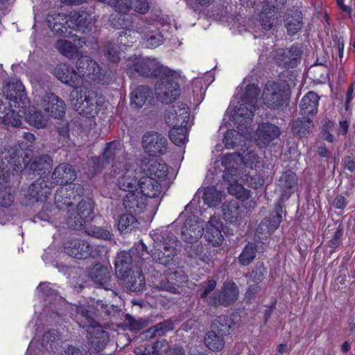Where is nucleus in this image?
Instances as JSON below:
<instances>
[{
	"label": "nucleus",
	"instance_id": "dca6fc26",
	"mask_svg": "<svg viewBox=\"0 0 355 355\" xmlns=\"http://www.w3.org/2000/svg\"><path fill=\"white\" fill-rule=\"evenodd\" d=\"M319 97L313 92H309L304 95L300 103V112L303 115V121L297 120L293 124V130L295 133L302 137L309 131L312 127V121L309 116L315 114L318 112Z\"/></svg>",
	"mask_w": 355,
	"mask_h": 355
},
{
	"label": "nucleus",
	"instance_id": "412c9836",
	"mask_svg": "<svg viewBox=\"0 0 355 355\" xmlns=\"http://www.w3.org/2000/svg\"><path fill=\"white\" fill-rule=\"evenodd\" d=\"M168 187V184H164L163 182L153 179L151 177L142 175V177L140 178L139 190L141 193L146 199H152L154 202L151 211L159 206L164 193Z\"/></svg>",
	"mask_w": 355,
	"mask_h": 355
},
{
	"label": "nucleus",
	"instance_id": "13d9d810",
	"mask_svg": "<svg viewBox=\"0 0 355 355\" xmlns=\"http://www.w3.org/2000/svg\"><path fill=\"white\" fill-rule=\"evenodd\" d=\"M349 128V123L347 121H341L339 123L338 127L337 128V135H345Z\"/></svg>",
	"mask_w": 355,
	"mask_h": 355
},
{
	"label": "nucleus",
	"instance_id": "4be33fe9",
	"mask_svg": "<svg viewBox=\"0 0 355 355\" xmlns=\"http://www.w3.org/2000/svg\"><path fill=\"white\" fill-rule=\"evenodd\" d=\"M64 250L71 257L76 259L96 257L100 254L98 246L92 245L87 241L74 240L65 243Z\"/></svg>",
	"mask_w": 355,
	"mask_h": 355
},
{
	"label": "nucleus",
	"instance_id": "bb28decb",
	"mask_svg": "<svg viewBox=\"0 0 355 355\" xmlns=\"http://www.w3.org/2000/svg\"><path fill=\"white\" fill-rule=\"evenodd\" d=\"M223 224L219 217L211 216L207 222L205 229V238L212 246L222 245L224 241V236L222 234Z\"/></svg>",
	"mask_w": 355,
	"mask_h": 355
},
{
	"label": "nucleus",
	"instance_id": "de8ad7c7",
	"mask_svg": "<svg viewBox=\"0 0 355 355\" xmlns=\"http://www.w3.org/2000/svg\"><path fill=\"white\" fill-rule=\"evenodd\" d=\"M256 247L253 243H248L243 250L239 257V261L241 265L247 266L250 264L255 258Z\"/></svg>",
	"mask_w": 355,
	"mask_h": 355
},
{
	"label": "nucleus",
	"instance_id": "f3484780",
	"mask_svg": "<svg viewBox=\"0 0 355 355\" xmlns=\"http://www.w3.org/2000/svg\"><path fill=\"white\" fill-rule=\"evenodd\" d=\"M233 325L230 318L226 315L219 316L211 325V331L205 336L206 346L212 351H220L225 345L224 336L229 334Z\"/></svg>",
	"mask_w": 355,
	"mask_h": 355
},
{
	"label": "nucleus",
	"instance_id": "a211bd4d",
	"mask_svg": "<svg viewBox=\"0 0 355 355\" xmlns=\"http://www.w3.org/2000/svg\"><path fill=\"white\" fill-rule=\"evenodd\" d=\"M180 74L176 71V76L166 75L164 78L157 80L155 85V94L162 103H173L180 94L179 85Z\"/></svg>",
	"mask_w": 355,
	"mask_h": 355
},
{
	"label": "nucleus",
	"instance_id": "2f4dec72",
	"mask_svg": "<svg viewBox=\"0 0 355 355\" xmlns=\"http://www.w3.org/2000/svg\"><path fill=\"white\" fill-rule=\"evenodd\" d=\"M53 187L55 184H68L76 178L74 169L68 164L63 163L55 168L52 174Z\"/></svg>",
	"mask_w": 355,
	"mask_h": 355
},
{
	"label": "nucleus",
	"instance_id": "a18cd8bd",
	"mask_svg": "<svg viewBox=\"0 0 355 355\" xmlns=\"http://www.w3.org/2000/svg\"><path fill=\"white\" fill-rule=\"evenodd\" d=\"M132 214L130 213L120 216L118 228L121 232H129L137 227L138 221Z\"/></svg>",
	"mask_w": 355,
	"mask_h": 355
},
{
	"label": "nucleus",
	"instance_id": "1a4fd4ad",
	"mask_svg": "<svg viewBox=\"0 0 355 355\" xmlns=\"http://www.w3.org/2000/svg\"><path fill=\"white\" fill-rule=\"evenodd\" d=\"M231 171L227 169L225 173L223 175V178L228 184V192L230 195L234 196L238 200L241 202V205L236 201H230L227 204L223 205V214L225 220L230 224L239 227L243 223H245V219L247 216V209H253L256 207L257 204L254 199L250 196V191L245 189L241 184L234 185L232 182L234 181L233 177L230 176L232 175L230 173ZM235 180L237 181L236 179Z\"/></svg>",
	"mask_w": 355,
	"mask_h": 355
},
{
	"label": "nucleus",
	"instance_id": "6e6d98bb",
	"mask_svg": "<svg viewBox=\"0 0 355 355\" xmlns=\"http://www.w3.org/2000/svg\"><path fill=\"white\" fill-rule=\"evenodd\" d=\"M347 204L345 198L341 195H338L333 200V206L338 209H344Z\"/></svg>",
	"mask_w": 355,
	"mask_h": 355
},
{
	"label": "nucleus",
	"instance_id": "a878e982",
	"mask_svg": "<svg viewBox=\"0 0 355 355\" xmlns=\"http://www.w3.org/2000/svg\"><path fill=\"white\" fill-rule=\"evenodd\" d=\"M83 189L80 185H68L60 188L55 196V203L56 207L60 210L72 205L73 200L76 196H80Z\"/></svg>",
	"mask_w": 355,
	"mask_h": 355
},
{
	"label": "nucleus",
	"instance_id": "423d86ee",
	"mask_svg": "<svg viewBox=\"0 0 355 355\" xmlns=\"http://www.w3.org/2000/svg\"><path fill=\"white\" fill-rule=\"evenodd\" d=\"M123 145L119 141H112L107 145L103 153V159L100 157H92L89 163L96 172L104 166V162L109 163L113 161L111 174L116 180L118 188L125 193L137 191L140 187V178L142 171L139 170L132 162L123 156Z\"/></svg>",
	"mask_w": 355,
	"mask_h": 355
},
{
	"label": "nucleus",
	"instance_id": "6e6552de",
	"mask_svg": "<svg viewBox=\"0 0 355 355\" xmlns=\"http://www.w3.org/2000/svg\"><path fill=\"white\" fill-rule=\"evenodd\" d=\"M24 141L19 144L20 149L13 148L5 150L0 153V161L2 164H6V167L10 166L13 171H18L24 168L29 166L39 174L44 171L49 170L52 164V159L49 155H43L35 159L33 162L28 159L27 150L24 148L31 147L35 141V135L30 132L24 133Z\"/></svg>",
	"mask_w": 355,
	"mask_h": 355
},
{
	"label": "nucleus",
	"instance_id": "79ce46f5",
	"mask_svg": "<svg viewBox=\"0 0 355 355\" xmlns=\"http://www.w3.org/2000/svg\"><path fill=\"white\" fill-rule=\"evenodd\" d=\"M223 193L214 187H207L203 189L202 199L205 204L209 207H216L222 200Z\"/></svg>",
	"mask_w": 355,
	"mask_h": 355
},
{
	"label": "nucleus",
	"instance_id": "7ed1b4c3",
	"mask_svg": "<svg viewBox=\"0 0 355 355\" xmlns=\"http://www.w3.org/2000/svg\"><path fill=\"white\" fill-rule=\"evenodd\" d=\"M77 71L67 64H58L54 69L56 78L74 89L70 95L71 103L79 113L86 117H94L99 112V105L94 92L85 87H79L83 80L96 81L103 85L112 81V71L103 69L87 56L80 58L76 62Z\"/></svg>",
	"mask_w": 355,
	"mask_h": 355
},
{
	"label": "nucleus",
	"instance_id": "603ef678",
	"mask_svg": "<svg viewBox=\"0 0 355 355\" xmlns=\"http://www.w3.org/2000/svg\"><path fill=\"white\" fill-rule=\"evenodd\" d=\"M119 47L116 44L109 42L106 46L105 55L111 62H116L120 58L121 52L119 51Z\"/></svg>",
	"mask_w": 355,
	"mask_h": 355
},
{
	"label": "nucleus",
	"instance_id": "052dcab7",
	"mask_svg": "<svg viewBox=\"0 0 355 355\" xmlns=\"http://www.w3.org/2000/svg\"><path fill=\"white\" fill-rule=\"evenodd\" d=\"M345 168L352 172L355 170V162L350 157H347L344 159Z\"/></svg>",
	"mask_w": 355,
	"mask_h": 355
},
{
	"label": "nucleus",
	"instance_id": "f704fd0d",
	"mask_svg": "<svg viewBox=\"0 0 355 355\" xmlns=\"http://www.w3.org/2000/svg\"><path fill=\"white\" fill-rule=\"evenodd\" d=\"M282 221V216L277 214L266 218L259 224L257 233L259 239L267 238L275 232Z\"/></svg>",
	"mask_w": 355,
	"mask_h": 355
},
{
	"label": "nucleus",
	"instance_id": "9d476101",
	"mask_svg": "<svg viewBox=\"0 0 355 355\" xmlns=\"http://www.w3.org/2000/svg\"><path fill=\"white\" fill-rule=\"evenodd\" d=\"M125 70L130 76L137 75L145 77H154L157 80L166 75L176 76V71L162 64L154 58L130 57L126 61Z\"/></svg>",
	"mask_w": 355,
	"mask_h": 355
},
{
	"label": "nucleus",
	"instance_id": "c9c22d12",
	"mask_svg": "<svg viewBox=\"0 0 355 355\" xmlns=\"http://www.w3.org/2000/svg\"><path fill=\"white\" fill-rule=\"evenodd\" d=\"M239 290L236 285L232 282H225L217 299V304L229 305L238 298Z\"/></svg>",
	"mask_w": 355,
	"mask_h": 355
},
{
	"label": "nucleus",
	"instance_id": "cd10ccee",
	"mask_svg": "<svg viewBox=\"0 0 355 355\" xmlns=\"http://www.w3.org/2000/svg\"><path fill=\"white\" fill-rule=\"evenodd\" d=\"M123 203L125 209L131 214L143 213L147 207L150 209V205L139 189L126 193L123 198Z\"/></svg>",
	"mask_w": 355,
	"mask_h": 355
},
{
	"label": "nucleus",
	"instance_id": "f03ea898",
	"mask_svg": "<svg viewBox=\"0 0 355 355\" xmlns=\"http://www.w3.org/2000/svg\"><path fill=\"white\" fill-rule=\"evenodd\" d=\"M35 295L40 300H42L44 308L42 312L36 307L35 313H39L37 320H32L28 324V328L37 327L35 329L36 334L39 333V327L44 322L53 323L58 322L62 313H60L63 308L70 311L73 315V311H76L74 320L80 327L87 328L88 342L90 348L93 351L100 352L103 350L109 341L108 333L96 324L93 313L95 310L101 311L104 309L103 301L91 300L87 304H80V306L67 304L66 301L61 297L55 289L50 287L47 282L41 283L36 288Z\"/></svg>",
	"mask_w": 355,
	"mask_h": 355
},
{
	"label": "nucleus",
	"instance_id": "7c9ffc66",
	"mask_svg": "<svg viewBox=\"0 0 355 355\" xmlns=\"http://www.w3.org/2000/svg\"><path fill=\"white\" fill-rule=\"evenodd\" d=\"M301 55L300 49L293 46L289 49H279L275 51V60L279 65L293 67Z\"/></svg>",
	"mask_w": 355,
	"mask_h": 355
},
{
	"label": "nucleus",
	"instance_id": "4d7b16f0",
	"mask_svg": "<svg viewBox=\"0 0 355 355\" xmlns=\"http://www.w3.org/2000/svg\"><path fill=\"white\" fill-rule=\"evenodd\" d=\"M62 355H87V354L86 352L83 353L76 347L69 346Z\"/></svg>",
	"mask_w": 355,
	"mask_h": 355
},
{
	"label": "nucleus",
	"instance_id": "393cba45",
	"mask_svg": "<svg viewBox=\"0 0 355 355\" xmlns=\"http://www.w3.org/2000/svg\"><path fill=\"white\" fill-rule=\"evenodd\" d=\"M286 0H263V6L259 15V21L262 28L270 30L276 19L275 17L284 6Z\"/></svg>",
	"mask_w": 355,
	"mask_h": 355
},
{
	"label": "nucleus",
	"instance_id": "a19ab883",
	"mask_svg": "<svg viewBox=\"0 0 355 355\" xmlns=\"http://www.w3.org/2000/svg\"><path fill=\"white\" fill-rule=\"evenodd\" d=\"M296 184V175L291 171L284 172L280 177L278 183L284 192V195H289Z\"/></svg>",
	"mask_w": 355,
	"mask_h": 355
},
{
	"label": "nucleus",
	"instance_id": "ea45409f",
	"mask_svg": "<svg viewBox=\"0 0 355 355\" xmlns=\"http://www.w3.org/2000/svg\"><path fill=\"white\" fill-rule=\"evenodd\" d=\"M171 130L169 137L171 141L176 146H182L188 141V125H180L178 126H171Z\"/></svg>",
	"mask_w": 355,
	"mask_h": 355
},
{
	"label": "nucleus",
	"instance_id": "f8f14e48",
	"mask_svg": "<svg viewBox=\"0 0 355 355\" xmlns=\"http://www.w3.org/2000/svg\"><path fill=\"white\" fill-rule=\"evenodd\" d=\"M93 218V202L92 201H83L78 207L77 215L74 218L71 217L69 218V224L75 230H83L88 235L93 237L103 240L111 239L112 233L110 230L89 225Z\"/></svg>",
	"mask_w": 355,
	"mask_h": 355
},
{
	"label": "nucleus",
	"instance_id": "9b49d317",
	"mask_svg": "<svg viewBox=\"0 0 355 355\" xmlns=\"http://www.w3.org/2000/svg\"><path fill=\"white\" fill-rule=\"evenodd\" d=\"M236 158L239 160H242L244 163V165L250 167L251 169L253 168H256L259 162L257 155L252 151H249L245 155L241 154L239 153L225 155L222 159V165L225 168L224 174L225 173L227 169L230 168L231 171L230 173L232 174L230 175V176H232L233 178L237 180V181L234 180V182H232V184L234 185L241 184L243 187L242 183L245 182L249 187L254 189H257L263 187L264 184V179L259 175L245 174L243 176H241L240 179H238V175L236 174L237 169H234V166L232 168L227 167V160L229 159L234 160V163L236 165L238 164L237 162L236 161Z\"/></svg>",
	"mask_w": 355,
	"mask_h": 355
},
{
	"label": "nucleus",
	"instance_id": "49530a36",
	"mask_svg": "<svg viewBox=\"0 0 355 355\" xmlns=\"http://www.w3.org/2000/svg\"><path fill=\"white\" fill-rule=\"evenodd\" d=\"M59 336L56 331L45 333L42 338L41 345L46 350L54 349L59 343Z\"/></svg>",
	"mask_w": 355,
	"mask_h": 355
},
{
	"label": "nucleus",
	"instance_id": "69168bd1",
	"mask_svg": "<svg viewBox=\"0 0 355 355\" xmlns=\"http://www.w3.org/2000/svg\"><path fill=\"white\" fill-rule=\"evenodd\" d=\"M184 351L180 347L174 348L171 349L167 355H183Z\"/></svg>",
	"mask_w": 355,
	"mask_h": 355
},
{
	"label": "nucleus",
	"instance_id": "ddd939ff",
	"mask_svg": "<svg viewBox=\"0 0 355 355\" xmlns=\"http://www.w3.org/2000/svg\"><path fill=\"white\" fill-rule=\"evenodd\" d=\"M115 8L116 15L111 16L110 24L116 28L127 26L130 20L132 10L141 14L146 13L149 8L147 0H98Z\"/></svg>",
	"mask_w": 355,
	"mask_h": 355
},
{
	"label": "nucleus",
	"instance_id": "473e14b6",
	"mask_svg": "<svg viewBox=\"0 0 355 355\" xmlns=\"http://www.w3.org/2000/svg\"><path fill=\"white\" fill-rule=\"evenodd\" d=\"M144 176L151 177L159 182L164 184H168L166 177L168 175L167 165L158 160H151L144 168Z\"/></svg>",
	"mask_w": 355,
	"mask_h": 355
},
{
	"label": "nucleus",
	"instance_id": "bf43d9fd",
	"mask_svg": "<svg viewBox=\"0 0 355 355\" xmlns=\"http://www.w3.org/2000/svg\"><path fill=\"white\" fill-rule=\"evenodd\" d=\"M259 291V286L257 284L251 286L246 291L245 298L251 300L254 297V295Z\"/></svg>",
	"mask_w": 355,
	"mask_h": 355
},
{
	"label": "nucleus",
	"instance_id": "6ab92c4d",
	"mask_svg": "<svg viewBox=\"0 0 355 355\" xmlns=\"http://www.w3.org/2000/svg\"><path fill=\"white\" fill-rule=\"evenodd\" d=\"M186 214L185 212H182L178 219L179 223L183 222L181 227V238L187 243H193L202 237L204 223L195 215L187 217Z\"/></svg>",
	"mask_w": 355,
	"mask_h": 355
},
{
	"label": "nucleus",
	"instance_id": "0eeeda50",
	"mask_svg": "<svg viewBox=\"0 0 355 355\" xmlns=\"http://www.w3.org/2000/svg\"><path fill=\"white\" fill-rule=\"evenodd\" d=\"M148 254L147 247L142 241L136 243L130 252L121 251L117 254L116 275L120 279H128L127 288L131 291H139L145 286V278L139 264H141Z\"/></svg>",
	"mask_w": 355,
	"mask_h": 355
},
{
	"label": "nucleus",
	"instance_id": "c756f323",
	"mask_svg": "<svg viewBox=\"0 0 355 355\" xmlns=\"http://www.w3.org/2000/svg\"><path fill=\"white\" fill-rule=\"evenodd\" d=\"M14 171L10 167H6V164L0 163V206L3 207H10L13 202V196L8 187V178L10 173Z\"/></svg>",
	"mask_w": 355,
	"mask_h": 355
},
{
	"label": "nucleus",
	"instance_id": "4468645a",
	"mask_svg": "<svg viewBox=\"0 0 355 355\" xmlns=\"http://www.w3.org/2000/svg\"><path fill=\"white\" fill-rule=\"evenodd\" d=\"M289 98L290 86L282 80L268 82L262 94L264 104L272 109H279L288 105Z\"/></svg>",
	"mask_w": 355,
	"mask_h": 355
},
{
	"label": "nucleus",
	"instance_id": "2eb2a0df",
	"mask_svg": "<svg viewBox=\"0 0 355 355\" xmlns=\"http://www.w3.org/2000/svg\"><path fill=\"white\" fill-rule=\"evenodd\" d=\"M125 29V31L119 36V42L123 46H129L130 44L134 43L136 39L139 37L142 33L144 35V40H146V46L148 48H156L159 46L164 40V37L161 33L154 29L153 28L149 27L147 28L135 29L134 26L132 24V16L130 15V22L127 26L122 28Z\"/></svg>",
	"mask_w": 355,
	"mask_h": 355
},
{
	"label": "nucleus",
	"instance_id": "09e8293b",
	"mask_svg": "<svg viewBox=\"0 0 355 355\" xmlns=\"http://www.w3.org/2000/svg\"><path fill=\"white\" fill-rule=\"evenodd\" d=\"M214 80L211 73L207 72L202 74L200 76L193 78V85L200 91V96L199 98V102L202 100V91L203 90L204 86L208 87Z\"/></svg>",
	"mask_w": 355,
	"mask_h": 355
},
{
	"label": "nucleus",
	"instance_id": "0e129e2a",
	"mask_svg": "<svg viewBox=\"0 0 355 355\" xmlns=\"http://www.w3.org/2000/svg\"><path fill=\"white\" fill-rule=\"evenodd\" d=\"M62 3L67 5H78L84 3L86 0H60Z\"/></svg>",
	"mask_w": 355,
	"mask_h": 355
},
{
	"label": "nucleus",
	"instance_id": "8fccbe9b",
	"mask_svg": "<svg viewBox=\"0 0 355 355\" xmlns=\"http://www.w3.org/2000/svg\"><path fill=\"white\" fill-rule=\"evenodd\" d=\"M216 282L215 280H209L206 285L205 286V288L203 292L201 294V298L207 302L209 304L216 305L217 304V299L216 297H212L209 295L214 291L216 288Z\"/></svg>",
	"mask_w": 355,
	"mask_h": 355
},
{
	"label": "nucleus",
	"instance_id": "20e7f679",
	"mask_svg": "<svg viewBox=\"0 0 355 355\" xmlns=\"http://www.w3.org/2000/svg\"><path fill=\"white\" fill-rule=\"evenodd\" d=\"M3 101H0V123L6 128H20L21 119L37 128H43L49 122L48 116L43 115L33 107L28 112L26 107L28 103L24 87L21 83H8L3 87Z\"/></svg>",
	"mask_w": 355,
	"mask_h": 355
},
{
	"label": "nucleus",
	"instance_id": "37998d69",
	"mask_svg": "<svg viewBox=\"0 0 355 355\" xmlns=\"http://www.w3.org/2000/svg\"><path fill=\"white\" fill-rule=\"evenodd\" d=\"M302 16L300 12H295L293 15L288 16L286 19L285 26L290 35L297 34L302 28Z\"/></svg>",
	"mask_w": 355,
	"mask_h": 355
},
{
	"label": "nucleus",
	"instance_id": "72a5a7b5",
	"mask_svg": "<svg viewBox=\"0 0 355 355\" xmlns=\"http://www.w3.org/2000/svg\"><path fill=\"white\" fill-rule=\"evenodd\" d=\"M53 188L52 183L40 178L34 182L29 187L28 193L30 198L35 201H44L51 193Z\"/></svg>",
	"mask_w": 355,
	"mask_h": 355
},
{
	"label": "nucleus",
	"instance_id": "b1692460",
	"mask_svg": "<svg viewBox=\"0 0 355 355\" xmlns=\"http://www.w3.org/2000/svg\"><path fill=\"white\" fill-rule=\"evenodd\" d=\"M142 146L150 155L164 154L167 148V140L157 132H148L142 137Z\"/></svg>",
	"mask_w": 355,
	"mask_h": 355
},
{
	"label": "nucleus",
	"instance_id": "4c0bfd02",
	"mask_svg": "<svg viewBox=\"0 0 355 355\" xmlns=\"http://www.w3.org/2000/svg\"><path fill=\"white\" fill-rule=\"evenodd\" d=\"M89 277L96 284L105 289H109L110 274L107 268L96 264L89 272Z\"/></svg>",
	"mask_w": 355,
	"mask_h": 355
},
{
	"label": "nucleus",
	"instance_id": "864d4df0",
	"mask_svg": "<svg viewBox=\"0 0 355 355\" xmlns=\"http://www.w3.org/2000/svg\"><path fill=\"white\" fill-rule=\"evenodd\" d=\"M236 161L237 162L238 164L236 165L234 160L229 159L227 160V167L232 168L234 166V169H237V171L236 172V174L238 175V179H240L241 176H243L245 173L244 172H246V170H244V171H242L243 166H245L246 168H249L248 166L244 165V163L242 160H239L236 158Z\"/></svg>",
	"mask_w": 355,
	"mask_h": 355
},
{
	"label": "nucleus",
	"instance_id": "680f3d73",
	"mask_svg": "<svg viewBox=\"0 0 355 355\" xmlns=\"http://www.w3.org/2000/svg\"><path fill=\"white\" fill-rule=\"evenodd\" d=\"M353 98H354V87H353V86H351L348 89L347 94H346L345 110H347L349 109V104Z\"/></svg>",
	"mask_w": 355,
	"mask_h": 355
},
{
	"label": "nucleus",
	"instance_id": "774afa93",
	"mask_svg": "<svg viewBox=\"0 0 355 355\" xmlns=\"http://www.w3.org/2000/svg\"><path fill=\"white\" fill-rule=\"evenodd\" d=\"M35 352V341L32 340L27 349L26 355H32Z\"/></svg>",
	"mask_w": 355,
	"mask_h": 355
},
{
	"label": "nucleus",
	"instance_id": "f257e3e1",
	"mask_svg": "<svg viewBox=\"0 0 355 355\" xmlns=\"http://www.w3.org/2000/svg\"><path fill=\"white\" fill-rule=\"evenodd\" d=\"M258 94L259 88L248 78L236 88L220 127V131L232 128L224 135L223 143L226 148L245 146L247 141L251 140L260 148H265L279 137V127L270 123H260L253 136L251 135L248 125L257 107Z\"/></svg>",
	"mask_w": 355,
	"mask_h": 355
},
{
	"label": "nucleus",
	"instance_id": "338daca9",
	"mask_svg": "<svg viewBox=\"0 0 355 355\" xmlns=\"http://www.w3.org/2000/svg\"><path fill=\"white\" fill-rule=\"evenodd\" d=\"M195 2L201 6H209L214 0H194Z\"/></svg>",
	"mask_w": 355,
	"mask_h": 355
},
{
	"label": "nucleus",
	"instance_id": "5fc2aeb1",
	"mask_svg": "<svg viewBox=\"0 0 355 355\" xmlns=\"http://www.w3.org/2000/svg\"><path fill=\"white\" fill-rule=\"evenodd\" d=\"M334 123L332 121H328L323 127V132L322 134V137L324 139L327 140L329 142L334 141V137L329 132V130L332 129Z\"/></svg>",
	"mask_w": 355,
	"mask_h": 355
},
{
	"label": "nucleus",
	"instance_id": "e2e57ef3",
	"mask_svg": "<svg viewBox=\"0 0 355 355\" xmlns=\"http://www.w3.org/2000/svg\"><path fill=\"white\" fill-rule=\"evenodd\" d=\"M336 3L343 11L350 13L351 9L349 6L344 4V0H336Z\"/></svg>",
	"mask_w": 355,
	"mask_h": 355
},
{
	"label": "nucleus",
	"instance_id": "c03bdc74",
	"mask_svg": "<svg viewBox=\"0 0 355 355\" xmlns=\"http://www.w3.org/2000/svg\"><path fill=\"white\" fill-rule=\"evenodd\" d=\"M173 328V323L170 320H166L149 328L145 331L144 336L145 338H151L154 336H164Z\"/></svg>",
	"mask_w": 355,
	"mask_h": 355
},
{
	"label": "nucleus",
	"instance_id": "3c124183",
	"mask_svg": "<svg viewBox=\"0 0 355 355\" xmlns=\"http://www.w3.org/2000/svg\"><path fill=\"white\" fill-rule=\"evenodd\" d=\"M188 254L191 259H198L205 263H209L211 261L209 256L204 252V247L202 245H197L192 247Z\"/></svg>",
	"mask_w": 355,
	"mask_h": 355
},
{
	"label": "nucleus",
	"instance_id": "58836bf2",
	"mask_svg": "<svg viewBox=\"0 0 355 355\" xmlns=\"http://www.w3.org/2000/svg\"><path fill=\"white\" fill-rule=\"evenodd\" d=\"M151 91L148 86L137 87L130 94V105L135 108L141 107L150 97Z\"/></svg>",
	"mask_w": 355,
	"mask_h": 355
},
{
	"label": "nucleus",
	"instance_id": "5701e85b",
	"mask_svg": "<svg viewBox=\"0 0 355 355\" xmlns=\"http://www.w3.org/2000/svg\"><path fill=\"white\" fill-rule=\"evenodd\" d=\"M180 242L174 236H167L164 238L163 242L162 252L158 245H155L152 252L151 257L153 259L162 265H168L170 263L173 257L176 254Z\"/></svg>",
	"mask_w": 355,
	"mask_h": 355
},
{
	"label": "nucleus",
	"instance_id": "39448f33",
	"mask_svg": "<svg viewBox=\"0 0 355 355\" xmlns=\"http://www.w3.org/2000/svg\"><path fill=\"white\" fill-rule=\"evenodd\" d=\"M46 20L53 33L71 38V40H58L55 44L57 50L68 58L76 56L78 49L86 44L85 38H81L73 34L72 31L85 33L91 31L92 28L91 15L85 12H74L70 16L54 12L49 15Z\"/></svg>",
	"mask_w": 355,
	"mask_h": 355
},
{
	"label": "nucleus",
	"instance_id": "c85d7f7f",
	"mask_svg": "<svg viewBox=\"0 0 355 355\" xmlns=\"http://www.w3.org/2000/svg\"><path fill=\"white\" fill-rule=\"evenodd\" d=\"M189 108L183 103H178L168 111L165 116L166 123L169 126L188 125L189 121Z\"/></svg>",
	"mask_w": 355,
	"mask_h": 355
},
{
	"label": "nucleus",
	"instance_id": "aec40b11",
	"mask_svg": "<svg viewBox=\"0 0 355 355\" xmlns=\"http://www.w3.org/2000/svg\"><path fill=\"white\" fill-rule=\"evenodd\" d=\"M34 102L37 107L55 119H61L66 114L64 101L53 93L45 92L42 96L35 95Z\"/></svg>",
	"mask_w": 355,
	"mask_h": 355
},
{
	"label": "nucleus",
	"instance_id": "e433bc0d",
	"mask_svg": "<svg viewBox=\"0 0 355 355\" xmlns=\"http://www.w3.org/2000/svg\"><path fill=\"white\" fill-rule=\"evenodd\" d=\"M168 349V342L162 339L145 347H138L135 348V353L137 355H159L165 353Z\"/></svg>",
	"mask_w": 355,
	"mask_h": 355
}]
</instances>
